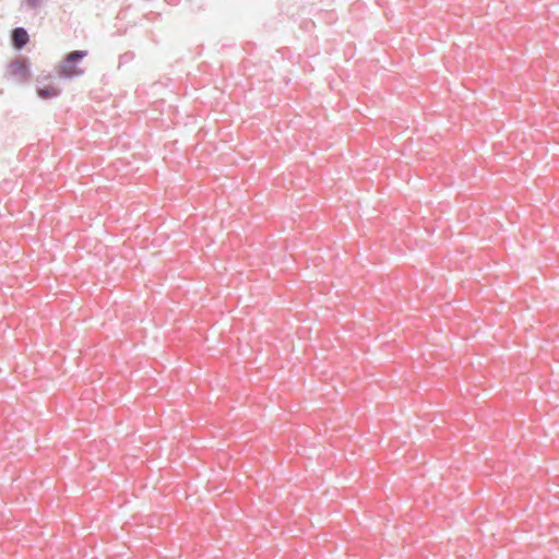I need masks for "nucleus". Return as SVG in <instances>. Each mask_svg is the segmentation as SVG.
I'll use <instances>...</instances> for the list:
<instances>
[{
    "label": "nucleus",
    "instance_id": "obj_5",
    "mask_svg": "<svg viewBox=\"0 0 559 559\" xmlns=\"http://www.w3.org/2000/svg\"><path fill=\"white\" fill-rule=\"evenodd\" d=\"M133 59H134V52H132V51H127V52L120 55V57H119V68L122 64L132 61Z\"/></svg>",
    "mask_w": 559,
    "mask_h": 559
},
{
    "label": "nucleus",
    "instance_id": "obj_1",
    "mask_svg": "<svg viewBox=\"0 0 559 559\" xmlns=\"http://www.w3.org/2000/svg\"><path fill=\"white\" fill-rule=\"evenodd\" d=\"M86 55V50H73L66 55L58 66V75L62 79H72L82 75L84 70L80 69L78 63L82 61Z\"/></svg>",
    "mask_w": 559,
    "mask_h": 559
},
{
    "label": "nucleus",
    "instance_id": "obj_3",
    "mask_svg": "<svg viewBox=\"0 0 559 559\" xmlns=\"http://www.w3.org/2000/svg\"><path fill=\"white\" fill-rule=\"evenodd\" d=\"M51 75L38 78V83L41 84L43 80L50 79ZM61 94V88L55 85H38L37 95L45 100L57 98Z\"/></svg>",
    "mask_w": 559,
    "mask_h": 559
},
{
    "label": "nucleus",
    "instance_id": "obj_2",
    "mask_svg": "<svg viewBox=\"0 0 559 559\" xmlns=\"http://www.w3.org/2000/svg\"><path fill=\"white\" fill-rule=\"evenodd\" d=\"M8 74L24 84L32 78L31 62L25 57H17L8 64Z\"/></svg>",
    "mask_w": 559,
    "mask_h": 559
},
{
    "label": "nucleus",
    "instance_id": "obj_4",
    "mask_svg": "<svg viewBox=\"0 0 559 559\" xmlns=\"http://www.w3.org/2000/svg\"><path fill=\"white\" fill-rule=\"evenodd\" d=\"M29 41V35L26 28L19 26L11 32V44L14 49L22 50Z\"/></svg>",
    "mask_w": 559,
    "mask_h": 559
},
{
    "label": "nucleus",
    "instance_id": "obj_6",
    "mask_svg": "<svg viewBox=\"0 0 559 559\" xmlns=\"http://www.w3.org/2000/svg\"><path fill=\"white\" fill-rule=\"evenodd\" d=\"M26 4L29 9H37L43 4V0H26Z\"/></svg>",
    "mask_w": 559,
    "mask_h": 559
}]
</instances>
